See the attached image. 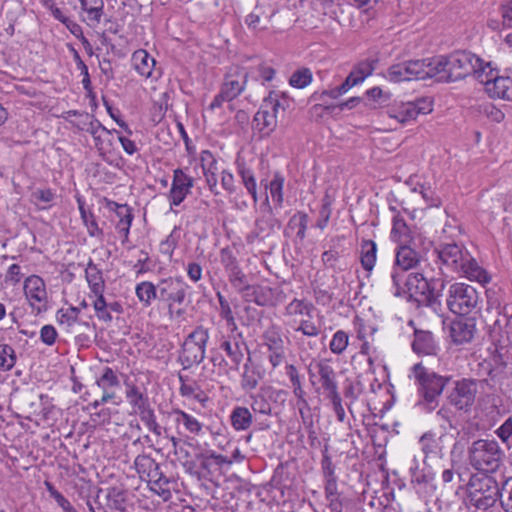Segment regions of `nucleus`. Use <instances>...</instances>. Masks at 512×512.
<instances>
[{
  "instance_id": "052dcab7",
  "label": "nucleus",
  "mask_w": 512,
  "mask_h": 512,
  "mask_svg": "<svg viewBox=\"0 0 512 512\" xmlns=\"http://www.w3.org/2000/svg\"><path fill=\"white\" fill-rule=\"evenodd\" d=\"M374 70L373 63L370 61H363L358 63L353 70L350 72V75H354V78L358 80L360 84L365 80L366 77L372 74Z\"/></svg>"
},
{
  "instance_id": "a878e982",
  "label": "nucleus",
  "mask_w": 512,
  "mask_h": 512,
  "mask_svg": "<svg viewBox=\"0 0 512 512\" xmlns=\"http://www.w3.org/2000/svg\"><path fill=\"white\" fill-rule=\"evenodd\" d=\"M95 384L103 392L101 402H108L115 398V388L120 386V381L112 368L105 367Z\"/></svg>"
},
{
  "instance_id": "e433bc0d",
  "label": "nucleus",
  "mask_w": 512,
  "mask_h": 512,
  "mask_svg": "<svg viewBox=\"0 0 512 512\" xmlns=\"http://www.w3.org/2000/svg\"><path fill=\"white\" fill-rule=\"evenodd\" d=\"M427 60L426 71H429L428 78H436L439 82H449L442 79L447 74L446 69V56H437Z\"/></svg>"
},
{
  "instance_id": "6ab92c4d",
  "label": "nucleus",
  "mask_w": 512,
  "mask_h": 512,
  "mask_svg": "<svg viewBox=\"0 0 512 512\" xmlns=\"http://www.w3.org/2000/svg\"><path fill=\"white\" fill-rule=\"evenodd\" d=\"M412 350L418 355L433 356L437 355L440 347L431 331L414 327Z\"/></svg>"
},
{
  "instance_id": "72a5a7b5",
  "label": "nucleus",
  "mask_w": 512,
  "mask_h": 512,
  "mask_svg": "<svg viewBox=\"0 0 512 512\" xmlns=\"http://www.w3.org/2000/svg\"><path fill=\"white\" fill-rule=\"evenodd\" d=\"M220 348L225 351L230 362L233 364V368L237 370L244 359V354L239 342L224 339L220 344Z\"/></svg>"
},
{
  "instance_id": "dca6fc26",
  "label": "nucleus",
  "mask_w": 512,
  "mask_h": 512,
  "mask_svg": "<svg viewBox=\"0 0 512 512\" xmlns=\"http://www.w3.org/2000/svg\"><path fill=\"white\" fill-rule=\"evenodd\" d=\"M24 292L33 309L38 312L46 309L47 291L43 279L37 275H31L24 282Z\"/></svg>"
},
{
  "instance_id": "58836bf2",
  "label": "nucleus",
  "mask_w": 512,
  "mask_h": 512,
  "mask_svg": "<svg viewBox=\"0 0 512 512\" xmlns=\"http://www.w3.org/2000/svg\"><path fill=\"white\" fill-rule=\"evenodd\" d=\"M135 293L138 299L146 307L151 305L152 300L159 297L157 285H154L153 283L148 281L139 283L136 286Z\"/></svg>"
},
{
  "instance_id": "7c9ffc66",
  "label": "nucleus",
  "mask_w": 512,
  "mask_h": 512,
  "mask_svg": "<svg viewBox=\"0 0 512 512\" xmlns=\"http://www.w3.org/2000/svg\"><path fill=\"white\" fill-rule=\"evenodd\" d=\"M230 422L237 431L247 430L252 424V414L248 408L237 406L231 412Z\"/></svg>"
},
{
  "instance_id": "c9c22d12",
  "label": "nucleus",
  "mask_w": 512,
  "mask_h": 512,
  "mask_svg": "<svg viewBox=\"0 0 512 512\" xmlns=\"http://www.w3.org/2000/svg\"><path fill=\"white\" fill-rule=\"evenodd\" d=\"M501 21L490 19L488 26L493 30L512 28V0L506 1L500 6Z\"/></svg>"
},
{
  "instance_id": "338daca9",
  "label": "nucleus",
  "mask_w": 512,
  "mask_h": 512,
  "mask_svg": "<svg viewBox=\"0 0 512 512\" xmlns=\"http://www.w3.org/2000/svg\"><path fill=\"white\" fill-rule=\"evenodd\" d=\"M308 337H317L320 334V326L314 323L311 318L302 319L295 329Z\"/></svg>"
},
{
  "instance_id": "1a4fd4ad",
  "label": "nucleus",
  "mask_w": 512,
  "mask_h": 512,
  "mask_svg": "<svg viewBox=\"0 0 512 512\" xmlns=\"http://www.w3.org/2000/svg\"><path fill=\"white\" fill-rule=\"evenodd\" d=\"M308 375L311 384L320 385L318 389H322L326 397L339 392L336 372L330 360L324 358L311 361L308 366Z\"/></svg>"
},
{
  "instance_id": "bb28decb",
  "label": "nucleus",
  "mask_w": 512,
  "mask_h": 512,
  "mask_svg": "<svg viewBox=\"0 0 512 512\" xmlns=\"http://www.w3.org/2000/svg\"><path fill=\"white\" fill-rule=\"evenodd\" d=\"M277 120L269 109L260 107L254 115L252 128L260 134V137H268L276 128Z\"/></svg>"
},
{
  "instance_id": "a19ab883",
  "label": "nucleus",
  "mask_w": 512,
  "mask_h": 512,
  "mask_svg": "<svg viewBox=\"0 0 512 512\" xmlns=\"http://www.w3.org/2000/svg\"><path fill=\"white\" fill-rule=\"evenodd\" d=\"M314 305L311 302L294 299L286 306V314L290 316H306L311 318Z\"/></svg>"
},
{
  "instance_id": "4c0bfd02",
  "label": "nucleus",
  "mask_w": 512,
  "mask_h": 512,
  "mask_svg": "<svg viewBox=\"0 0 512 512\" xmlns=\"http://www.w3.org/2000/svg\"><path fill=\"white\" fill-rule=\"evenodd\" d=\"M126 398L134 413L150 404L148 397L133 384H127Z\"/></svg>"
},
{
  "instance_id": "a211bd4d",
  "label": "nucleus",
  "mask_w": 512,
  "mask_h": 512,
  "mask_svg": "<svg viewBox=\"0 0 512 512\" xmlns=\"http://www.w3.org/2000/svg\"><path fill=\"white\" fill-rule=\"evenodd\" d=\"M194 186V179L188 176L182 169H176L173 173L172 186L169 193L171 205H180Z\"/></svg>"
},
{
  "instance_id": "5fc2aeb1",
  "label": "nucleus",
  "mask_w": 512,
  "mask_h": 512,
  "mask_svg": "<svg viewBox=\"0 0 512 512\" xmlns=\"http://www.w3.org/2000/svg\"><path fill=\"white\" fill-rule=\"evenodd\" d=\"M308 224V215L304 212H298L294 214L288 223L291 228H297V237L303 240L306 236V229Z\"/></svg>"
},
{
  "instance_id": "2eb2a0df",
  "label": "nucleus",
  "mask_w": 512,
  "mask_h": 512,
  "mask_svg": "<svg viewBox=\"0 0 512 512\" xmlns=\"http://www.w3.org/2000/svg\"><path fill=\"white\" fill-rule=\"evenodd\" d=\"M477 394V382L474 380L462 379L457 381L454 389L449 395V401L459 410H468Z\"/></svg>"
},
{
  "instance_id": "79ce46f5",
  "label": "nucleus",
  "mask_w": 512,
  "mask_h": 512,
  "mask_svg": "<svg viewBox=\"0 0 512 512\" xmlns=\"http://www.w3.org/2000/svg\"><path fill=\"white\" fill-rule=\"evenodd\" d=\"M385 77L391 82L411 81L407 62H401L390 66Z\"/></svg>"
},
{
  "instance_id": "f03ea898",
  "label": "nucleus",
  "mask_w": 512,
  "mask_h": 512,
  "mask_svg": "<svg viewBox=\"0 0 512 512\" xmlns=\"http://www.w3.org/2000/svg\"><path fill=\"white\" fill-rule=\"evenodd\" d=\"M412 373L420 395L417 405L426 412L434 411L438 407L439 397L450 378L438 375L424 367L422 363L415 364L412 367Z\"/></svg>"
},
{
  "instance_id": "5701e85b",
  "label": "nucleus",
  "mask_w": 512,
  "mask_h": 512,
  "mask_svg": "<svg viewBox=\"0 0 512 512\" xmlns=\"http://www.w3.org/2000/svg\"><path fill=\"white\" fill-rule=\"evenodd\" d=\"M476 333V324L473 318L453 321L450 327V336L456 344L470 342Z\"/></svg>"
},
{
  "instance_id": "aec40b11",
  "label": "nucleus",
  "mask_w": 512,
  "mask_h": 512,
  "mask_svg": "<svg viewBox=\"0 0 512 512\" xmlns=\"http://www.w3.org/2000/svg\"><path fill=\"white\" fill-rule=\"evenodd\" d=\"M264 346L268 349V360L273 368L278 367L285 358L284 342L275 329H269L263 334Z\"/></svg>"
},
{
  "instance_id": "c03bdc74",
  "label": "nucleus",
  "mask_w": 512,
  "mask_h": 512,
  "mask_svg": "<svg viewBox=\"0 0 512 512\" xmlns=\"http://www.w3.org/2000/svg\"><path fill=\"white\" fill-rule=\"evenodd\" d=\"M79 313L80 308L69 307L67 309L58 310L56 318L60 325H65L67 328H72L78 322Z\"/></svg>"
},
{
  "instance_id": "680f3d73",
  "label": "nucleus",
  "mask_w": 512,
  "mask_h": 512,
  "mask_svg": "<svg viewBox=\"0 0 512 512\" xmlns=\"http://www.w3.org/2000/svg\"><path fill=\"white\" fill-rule=\"evenodd\" d=\"M79 210H80L81 218L87 227L89 235L92 237L101 236L103 234V232L98 227V224H97L96 220L94 219L93 215L92 214L88 215L87 212L85 211L83 205L79 206Z\"/></svg>"
},
{
  "instance_id": "4468645a",
  "label": "nucleus",
  "mask_w": 512,
  "mask_h": 512,
  "mask_svg": "<svg viewBox=\"0 0 512 512\" xmlns=\"http://www.w3.org/2000/svg\"><path fill=\"white\" fill-rule=\"evenodd\" d=\"M478 80L485 85L491 97L512 101V78L494 75L489 66L485 72L479 74Z\"/></svg>"
},
{
  "instance_id": "20e7f679",
  "label": "nucleus",
  "mask_w": 512,
  "mask_h": 512,
  "mask_svg": "<svg viewBox=\"0 0 512 512\" xmlns=\"http://www.w3.org/2000/svg\"><path fill=\"white\" fill-rule=\"evenodd\" d=\"M487 68L489 63H484L482 59L470 52L460 51L446 56L447 74L442 79L449 82L457 81L471 73L478 79L479 74L485 72Z\"/></svg>"
},
{
  "instance_id": "49530a36",
  "label": "nucleus",
  "mask_w": 512,
  "mask_h": 512,
  "mask_svg": "<svg viewBox=\"0 0 512 512\" xmlns=\"http://www.w3.org/2000/svg\"><path fill=\"white\" fill-rule=\"evenodd\" d=\"M108 505L111 509L117 511L125 510V495L122 489L118 487H112L107 492Z\"/></svg>"
},
{
  "instance_id": "13d9d810",
  "label": "nucleus",
  "mask_w": 512,
  "mask_h": 512,
  "mask_svg": "<svg viewBox=\"0 0 512 512\" xmlns=\"http://www.w3.org/2000/svg\"><path fill=\"white\" fill-rule=\"evenodd\" d=\"M217 298L220 305V315L223 319L226 320L227 325L231 327L232 331L237 329V325L235 323V318L232 313V309L225 299V297L221 293H217Z\"/></svg>"
},
{
  "instance_id": "69168bd1",
  "label": "nucleus",
  "mask_w": 512,
  "mask_h": 512,
  "mask_svg": "<svg viewBox=\"0 0 512 512\" xmlns=\"http://www.w3.org/2000/svg\"><path fill=\"white\" fill-rule=\"evenodd\" d=\"M261 287L259 285L247 284L240 292L242 298L247 302H255L258 305H262L263 302L260 300Z\"/></svg>"
},
{
  "instance_id": "2f4dec72",
  "label": "nucleus",
  "mask_w": 512,
  "mask_h": 512,
  "mask_svg": "<svg viewBox=\"0 0 512 512\" xmlns=\"http://www.w3.org/2000/svg\"><path fill=\"white\" fill-rule=\"evenodd\" d=\"M173 414L177 416L175 418L176 423H182L186 431L189 433L195 436H198L202 433L203 424L192 415L178 408L173 409Z\"/></svg>"
},
{
  "instance_id": "cd10ccee",
  "label": "nucleus",
  "mask_w": 512,
  "mask_h": 512,
  "mask_svg": "<svg viewBox=\"0 0 512 512\" xmlns=\"http://www.w3.org/2000/svg\"><path fill=\"white\" fill-rule=\"evenodd\" d=\"M132 64L141 76L148 78L152 75L155 60L147 53V51L140 49L133 53Z\"/></svg>"
},
{
  "instance_id": "f8f14e48",
  "label": "nucleus",
  "mask_w": 512,
  "mask_h": 512,
  "mask_svg": "<svg viewBox=\"0 0 512 512\" xmlns=\"http://www.w3.org/2000/svg\"><path fill=\"white\" fill-rule=\"evenodd\" d=\"M453 436L448 433H424L419 439V445L424 454V462L442 459L445 450L452 444Z\"/></svg>"
},
{
  "instance_id": "9b49d317",
  "label": "nucleus",
  "mask_w": 512,
  "mask_h": 512,
  "mask_svg": "<svg viewBox=\"0 0 512 512\" xmlns=\"http://www.w3.org/2000/svg\"><path fill=\"white\" fill-rule=\"evenodd\" d=\"M159 299L168 303L170 318L174 317L173 303L182 304L185 300L188 284L181 277L162 279L157 284Z\"/></svg>"
},
{
  "instance_id": "f257e3e1",
  "label": "nucleus",
  "mask_w": 512,
  "mask_h": 512,
  "mask_svg": "<svg viewBox=\"0 0 512 512\" xmlns=\"http://www.w3.org/2000/svg\"><path fill=\"white\" fill-rule=\"evenodd\" d=\"M435 251L439 261L448 271L481 284L490 281L488 273L477 263L464 245L455 242L441 243Z\"/></svg>"
},
{
  "instance_id": "393cba45",
  "label": "nucleus",
  "mask_w": 512,
  "mask_h": 512,
  "mask_svg": "<svg viewBox=\"0 0 512 512\" xmlns=\"http://www.w3.org/2000/svg\"><path fill=\"white\" fill-rule=\"evenodd\" d=\"M108 207L114 210L117 217L119 218L116 224V230L123 236V243L129 239V231L133 221L132 209L126 204H118L114 201L108 203Z\"/></svg>"
},
{
  "instance_id": "423d86ee",
  "label": "nucleus",
  "mask_w": 512,
  "mask_h": 512,
  "mask_svg": "<svg viewBox=\"0 0 512 512\" xmlns=\"http://www.w3.org/2000/svg\"><path fill=\"white\" fill-rule=\"evenodd\" d=\"M489 339L494 347L496 362L506 365L512 357V316L498 317L489 328Z\"/></svg>"
},
{
  "instance_id": "c85d7f7f",
  "label": "nucleus",
  "mask_w": 512,
  "mask_h": 512,
  "mask_svg": "<svg viewBox=\"0 0 512 512\" xmlns=\"http://www.w3.org/2000/svg\"><path fill=\"white\" fill-rule=\"evenodd\" d=\"M411 482L417 485H427L434 479V473L427 467L426 462L422 464L414 458L413 463L410 466Z\"/></svg>"
},
{
  "instance_id": "e2e57ef3",
  "label": "nucleus",
  "mask_w": 512,
  "mask_h": 512,
  "mask_svg": "<svg viewBox=\"0 0 512 512\" xmlns=\"http://www.w3.org/2000/svg\"><path fill=\"white\" fill-rule=\"evenodd\" d=\"M201 166L203 169V174H216L217 168V160L214 155L208 151L204 150L201 152L200 156Z\"/></svg>"
},
{
  "instance_id": "774afa93",
  "label": "nucleus",
  "mask_w": 512,
  "mask_h": 512,
  "mask_svg": "<svg viewBox=\"0 0 512 512\" xmlns=\"http://www.w3.org/2000/svg\"><path fill=\"white\" fill-rule=\"evenodd\" d=\"M45 485L47 487V490L52 498L55 499L57 504L65 511V512H73V506L69 502L68 499H66L60 492H58L54 486L49 483L45 482Z\"/></svg>"
},
{
  "instance_id": "0e129e2a",
  "label": "nucleus",
  "mask_w": 512,
  "mask_h": 512,
  "mask_svg": "<svg viewBox=\"0 0 512 512\" xmlns=\"http://www.w3.org/2000/svg\"><path fill=\"white\" fill-rule=\"evenodd\" d=\"M362 393V384L360 381H351L344 387V396L350 400L348 409L351 410V404L354 403Z\"/></svg>"
},
{
  "instance_id": "8fccbe9b",
  "label": "nucleus",
  "mask_w": 512,
  "mask_h": 512,
  "mask_svg": "<svg viewBox=\"0 0 512 512\" xmlns=\"http://www.w3.org/2000/svg\"><path fill=\"white\" fill-rule=\"evenodd\" d=\"M31 197L39 209H47L55 199V194L51 189H36L32 192Z\"/></svg>"
},
{
  "instance_id": "4be33fe9",
  "label": "nucleus",
  "mask_w": 512,
  "mask_h": 512,
  "mask_svg": "<svg viewBox=\"0 0 512 512\" xmlns=\"http://www.w3.org/2000/svg\"><path fill=\"white\" fill-rule=\"evenodd\" d=\"M84 14L82 20L91 28L96 29L104 17L103 0H78Z\"/></svg>"
},
{
  "instance_id": "473e14b6",
  "label": "nucleus",
  "mask_w": 512,
  "mask_h": 512,
  "mask_svg": "<svg viewBox=\"0 0 512 512\" xmlns=\"http://www.w3.org/2000/svg\"><path fill=\"white\" fill-rule=\"evenodd\" d=\"M418 263V254L412 248L403 245L401 246L395 258L396 266L400 267L402 270H409L413 268Z\"/></svg>"
},
{
  "instance_id": "37998d69",
  "label": "nucleus",
  "mask_w": 512,
  "mask_h": 512,
  "mask_svg": "<svg viewBox=\"0 0 512 512\" xmlns=\"http://www.w3.org/2000/svg\"><path fill=\"white\" fill-rule=\"evenodd\" d=\"M392 237L403 244L410 241V230L404 219L395 216L393 219Z\"/></svg>"
},
{
  "instance_id": "412c9836",
  "label": "nucleus",
  "mask_w": 512,
  "mask_h": 512,
  "mask_svg": "<svg viewBox=\"0 0 512 512\" xmlns=\"http://www.w3.org/2000/svg\"><path fill=\"white\" fill-rule=\"evenodd\" d=\"M281 227V222L274 216L268 197L262 205V215L255 221V234L257 237L265 238Z\"/></svg>"
},
{
  "instance_id": "3c124183",
  "label": "nucleus",
  "mask_w": 512,
  "mask_h": 512,
  "mask_svg": "<svg viewBox=\"0 0 512 512\" xmlns=\"http://www.w3.org/2000/svg\"><path fill=\"white\" fill-rule=\"evenodd\" d=\"M16 363L14 349L9 345H0V370L9 371Z\"/></svg>"
},
{
  "instance_id": "b1692460",
  "label": "nucleus",
  "mask_w": 512,
  "mask_h": 512,
  "mask_svg": "<svg viewBox=\"0 0 512 512\" xmlns=\"http://www.w3.org/2000/svg\"><path fill=\"white\" fill-rule=\"evenodd\" d=\"M265 372L258 365L252 362L251 357L243 365L240 375V386L245 392L253 391L257 388L259 382L264 378Z\"/></svg>"
},
{
  "instance_id": "ddd939ff",
  "label": "nucleus",
  "mask_w": 512,
  "mask_h": 512,
  "mask_svg": "<svg viewBox=\"0 0 512 512\" xmlns=\"http://www.w3.org/2000/svg\"><path fill=\"white\" fill-rule=\"evenodd\" d=\"M406 285L411 293L423 295L428 301L440 297L445 286L442 279L428 281L420 273L409 274Z\"/></svg>"
},
{
  "instance_id": "bf43d9fd",
  "label": "nucleus",
  "mask_w": 512,
  "mask_h": 512,
  "mask_svg": "<svg viewBox=\"0 0 512 512\" xmlns=\"http://www.w3.org/2000/svg\"><path fill=\"white\" fill-rule=\"evenodd\" d=\"M156 461L150 457L149 455H138L135 458L134 466L137 472L140 474V477L143 478L147 475V473L152 469L156 468Z\"/></svg>"
},
{
  "instance_id": "c756f323",
  "label": "nucleus",
  "mask_w": 512,
  "mask_h": 512,
  "mask_svg": "<svg viewBox=\"0 0 512 512\" xmlns=\"http://www.w3.org/2000/svg\"><path fill=\"white\" fill-rule=\"evenodd\" d=\"M377 257V245L373 240L361 242L360 259L362 267L370 272L375 266Z\"/></svg>"
},
{
  "instance_id": "ea45409f",
  "label": "nucleus",
  "mask_w": 512,
  "mask_h": 512,
  "mask_svg": "<svg viewBox=\"0 0 512 512\" xmlns=\"http://www.w3.org/2000/svg\"><path fill=\"white\" fill-rule=\"evenodd\" d=\"M135 413L139 415L141 421L152 433H154L156 436L161 435L162 427L157 422L156 415L150 404L136 411Z\"/></svg>"
},
{
  "instance_id": "4d7b16f0",
  "label": "nucleus",
  "mask_w": 512,
  "mask_h": 512,
  "mask_svg": "<svg viewBox=\"0 0 512 512\" xmlns=\"http://www.w3.org/2000/svg\"><path fill=\"white\" fill-rule=\"evenodd\" d=\"M283 185L284 178L277 173L268 186L272 199L276 201L279 206H281L283 202Z\"/></svg>"
},
{
  "instance_id": "39448f33",
  "label": "nucleus",
  "mask_w": 512,
  "mask_h": 512,
  "mask_svg": "<svg viewBox=\"0 0 512 512\" xmlns=\"http://www.w3.org/2000/svg\"><path fill=\"white\" fill-rule=\"evenodd\" d=\"M208 340L209 330L201 325L185 338L178 357L183 369H189L203 362Z\"/></svg>"
},
{
  "instance_id": "6e6d98bb",
  "label": "nucleus",
  "mask_w": 512,
  "mask_h": 512,
  "mask_svg": "<svg viewBox=\"0 0 512 512\" xmlns=\"http://www.w3.org/2000/svg\"><path fill=\"white\" fill-rule=\"evenodd\" d=\"M251 408L254 412H258L264 415H270L272 413L271 404L266 400L261 390L258 393L250 396Z\"/></svg>"
},
{
  "instance_id": "de8ad7c7",
  "label": "nucleus",
  "mask_w": 512,
  "mask_h": 512,
  "mask_svg": "<svg viewBox=\"0 0 512 512\" xmlns=\"http://www.w3.org/2000/svg\"><path fill=\"white\" fill-rule=\"evenodd\" d=\"M312 81V72L308 68H300L296 70L290 77L289 83L295 88H305Z\"/></svg>"
},
{
  "instance_id": "0eeeda50",
  "label": "nucleus",
  "mask_w": 512,
  "mask_h": 512,
  "mask_svg": "<svg viewBox=\"0 0 512 512\" xmlns=\"http://www.w3.org/2000/svg\"><path fill=\"white\" fill-rule=\"evenodd\" d=\"M469 503L480 510L492 507L500 499V487L491 476L472 479L469 483Z\"/></svg>"
},
{
  "instance_id": "864d4df0",
  "label": "nucleus",
  "mask_w": 512,
  "mask_h": 512,
  "mask_svg": "<svg viewBox=\"0 0 512 512\" xmlns=\"http://www.w3.org/2000/svg\"><path fill=\"white\" fill-rule=\"evenodd\" d=\"M500 504L505 512H512V477L506 479L500 488Z\"/></svg>"
},
{
  "instance_id": "09e8293b",
  "label": "nucleus",
  "mask_w": 512,
  "mask_h": 512,
  "mask_svg": "<svg viewBox=\"0 0 512 512\" xmlns=\"http://www.w3.org/2000/svg\"><path fill=\"white\" fill-rule=\"evenodd\" d=\"M348 343H349L348 334L343 330H338L332 336V339L329 344V348L333 354L340 355L346 350Z\"/></svg>"
},
{
  "instance_id": "a18cd8bd",
  "label": "nucleus",
  "mask_w": 512,
  "mask_h": 512,
  "mask_svg": "<svg viewBox=\"0 0 512 512\" xmlns=\"http://www.w3.org/2000/svg\"><path fill=\"white\" fill-rule=\"evenodd\" d=\"M408 66V71L411 80H424L428 78L429 71H426L427 68V60H409L406 61Z\"/></svg>"
},
{
  "instance_id": "f704fd0d",
  "label": "nucleus",
  "mask_w": 512,
  "mask_h": 512,
  "mask_svg": "<svg viewBox=\"0 0 512 512\" xmlns=\"http://www.w3.org/2000/svg\"><path fill=\"white\" fill-rule=\"evenodd\" d=\"M85 276L92 292L100 293L101 291H104L105 282L102 272L92 261L87 265Z\"/></svg>"
},
{
  "instance_id": "7ed1b4c3",
  "label": "nucleus",
  "mask_w": 512,
  "mask_h": 512,
  "mask_svg": "<svg viewBox=\"0 0 512 512\" xmlns=\"http://www.w3.org/2000/svg\"><path fill=\"white\" fill-rule=\"evenodd\" d=\"M504 452L494 439H478L472 442L468 448V460L470 465L485 473H493L503 463Z\"/></svg>"
},
{
  "instance_id": "f3484780",
  "label": "nucleus",
  "mask_w": 512,
  "mask_h": 512,
  "mask_svg": "<svg viewBox=\"0 0 512 512\" xmlns=\"http://www.w3.org/2000/svg\"><path fill=\"white\" fill-rule=\"evenodd\" d=\"M248 80V73L244 68H231L225 75L221 86L223 95L229 100H234L245 89Z\"/></svg>"
},
{
  "instance_id": "6e6552de",
  "label": "nucleus",
  "mask_w": 512,
  "mask_h": 512,
  "mask_svg": "<svg viewBox=\"0 0 512 512\" xmlns=\"http://www.w3.org/2000/svg\"><path fill=\"white\" fill-rule=\"evenodd\" d=\"M447 306L458 315L469 314L478 304L476 289L464 283H454L449 287Z\"/></svg>"
},
{
  "instance_id": "603ef678",
  "label": "nucleus",
  "mask_w": 512,
  "mask_h": 512,
  "mask_svg": "<svg viewBox=\"0 0 512 512\" xmlns=\"http://www.w3.org/2000/svg\"><path fill=\"white\" fill-rule=\"evenodd\" d=\"M179 380L181 383L180 386V393L184 397H192L200 402L206 400V396L204 393L200 390L199 386L195 383L193 384H187L184 381V377L182 375H179Z\"/></svg>"
},
{
  "instance_id": "9d476101",
  "label": "nucleus",
  "mask_w": 512,
  "mask_h": 512,
  "mask_svg": "<svg viewBox=\"0 0 512 512\" xmlns=\"http://www.w3.org/2000/svg\"><path fill=\"white\" fill-rule=\"evenodd\" d=\"M433 110L432 100L419 98L415 101L400 102L387 110V115L398 123L405 124L415 120L419 115H426Z\"/></svg>"
}]
</instances>
